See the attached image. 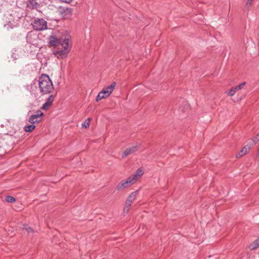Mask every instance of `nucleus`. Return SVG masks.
I'll return each instance as SVG.
<instances>
[{"label": "nucleus", "mask_w": 259, "mask_h": 259, "mask_svg": "<svg viewBox=\"0 0 259 259\" xmlns=\"http://www.w3.org/2000/svg\"><path fill=\"white\" fill-rule=\"evenodd\" d=\"M245 84V82H243L240 83L238 86L235 87V89L237 90V91L240 90L243 88V87L244 86Z\"/></svg>", "instance_id": "25"}, {"label": "nucleus", "mask_w": 259, "mask_h": 259, "mask_svg": "<svg viewBox=\"0 0 259 259\" xmlns=\"http://www.w3.org/2000/svg\"><path fill=\"white\" fill-rule=\"evenodd\" d=\"M131 206V204L129 203L128 202H126L125 201L124 206L123 207V214L124 215L128 213Z\"/></svg>", "instance_id": "18"}, {"label": "nucleus", "mask_w": 259, "mask_h": 259, "mask_svg": "<svg viewBox=\"0 0 259 259\" xmlns=\"http://www.w3.org/2000/svg\"><path fill=\"white\" fill-rule=\"evenodd\" d=\"M259 141V133L255 135L254 137L251 139V141L250 143L248 144L250 147L255 145L257 142Z\"/></svg>", "instance_id": "17"}, {"label": "nucleus", "mask_w": 259, "mask_h": 259, "mask_svg": "<svg viewBox=\"0 0 259 259\" xmlns=\"http://www.w3.org/2000/svg\"><path fill=\"white\" fill-rule=\"evenodd\" d=\"M33 28L36 31H41L47 28V22L42 18L35 19L32 23Z\"/></svg>", "instance_id": "4"}, {"label": "nucleus", "mask_w": 259, "mask_h": 259, "mask_svg": "<svg viewBox=\"0 0 259 259\" xmlns=\"http://www.w3.org/2000/svg\"><path fill=\"white\" fill-rule=\"evenodd\" d=\"M237 90L235 89V87L231 89L228 92V94L229 96L232 97L233 96L235 93L237 92Z\"/></svg>", "instance_id": "23"}, {"label": "nucleus", "mask_w": 259, "mask_h": 259, "mask_svg": "<svg viewBox=\"0 0 259 259\" xmlns=\"http://www.w3.org/2000/svg\"><path fill=\"white\" fill-rule=\"evenodd\" d=\"M135 183L131 177H128L126 180L121 181L116 187L117 190H121L124 188H128L134 184Z\"/></svg>", "instance_id": "5"}, {"label": "nucleus", "mask_w": 259, "mask_h": 259, "mask_svg": "<svg viewBox=\"0 0 259 259\" xmlns=\"http://www.w3.org/2000/svg\"><path fill=\"white\" fill-rule=\"evenodd\" d=\"M140 147V144L137 143L131 147L126 148L122 154V157H125L128 155L137 151Z\"/></svg>", "instance_id": "6"}, {"label": "nucleus", "mask_w": 259, "mask_h": 259, "mask_svg": "<svg viewBox=\"0 0 259 259\" xmlns=\"http://www.w3.org/2000/svg\"><path fill=\"white\" fill-rule=\"evenodd\" d=\"M35 125L31 124L24 126V129L26 132H31L35 128Z\"/></svg>", "instance_id": "19"}, {"label": "nucleus", "mask_w": 259, "mask_h": 259, "mask_svg": "<svg viewBox=\"0 0 259 259\" xmlns=\"http://www.w3.org/2000/svg\"><path fill=\"white\" fill-rule=\"evenodd\" d=\"M39 6V5L38 4V3H37L34 0H30V1H27V6L29 8L36 9Z\"/></svg>", "instance_id": "15"}, {"label": "nucleus", "mask_w": 259, "mask_h": 259, "mask_svg": "<svg viewBox=\"0 0 259 259\" xmlns=\"http://www.w3.org/2000/svg\"><path fill=\"white\" fill-rule=\"evenodd\" d=\"M5 200L9 203H13L16 201L15 198L11 196H7L5 198Z\"/></svg>", "instance_id": "20"}, {"label": "nucleus", "mask_w": 259, "mask_h": 259, "mask_svg": "<svg viewBox=\"0 0 259 259\" xmlns=\"http://www.w3.org/2000/svg\"><path fill=\"white\" fill-rule=\"evenodd\" d=\"M115 87V82H113L109 86L104 88L96 97V101L98 102L102 99L109 97L113 91Z\"/></svg>", "instance_id": "3"}, {"label": "nucleus", "mask_w": 259, "mask_h": 259, "mask_svg": "<svg viewBox=\"0 0 259 259\" xmlns=\"http://www.w3.org/2000/svg\"><path fill=\"white\" fill-rule=\"evenodd\" d=\"M144 169L140 167L137 170L135 174L131 176V177L134 180L135 183H136L137 181L144 174Z\"/></svg>", "instance_id": "12"}, {"label": "nucleus", "mask_w": 259, "mask_h": 259, "mask_svg": "<svg viewBox=\"0 0 259 259\" xmlns=\"http://www.w3.org/2000/svg\"><path fill=\"white\" fill-rule=\"evenodd\" d=\"M69 39L65 38L60 45L62 48L60 50L55 51L54 54L58 58L60 59L65 58L67 56L70 51L71 46L69 45Z\"/></svg>", "instance_id": "2"}, {"label": "nucleus", "mask_w": 259, "mask_h": 259, "mask_svg": "<svg viewBox=\"0 0 259 259\" xmlns=\"http://www.w3.org/2000/svg\"><path fill=\"white\" fill-rule=\"evenodd\" d=\"M27 41L33 46L38 45V36L33 33L29 32L26 36Z\"/></svg>", "instance_id": "8"}, {"label": "nucleus", "mask_w": 259, "mask_h": 259, "mask_svg": "<svg viewBox=\"0 0 259 259\" xmlns=\"http://www.w3.org/2000/svg\"><path fill=\"white\" fill-rule=\"evenodd\" d=\"M138 191H136L134 192H132L127 197V199L126 200V202H128L132 204L133 202L135 200L137 195L138 193Z\"/></svg>", "instance_id": "14"}, {"label": "nucleus", "mask_w": 259, "mask_h": 259, "mask_svg": "<svg viewBox=\"0 0 259 259\" xmlns=\"http://www.w3.org/2000/svg\"><path fill=\"white\" fill-rule=\"evenodd\" d=\"M91 119L88 118L87 120L84 121L82 124L81 126L83 127L89 128L90 126V122Z\"/></svg>", "instance_id": "21"}, {"label": "nucleus", "mask_w": 259, "mask_h": 259, "mask_svg": "<svg viewBox=\"0 0 259 259\" xmlns=\"http://www.w3.org/2000/svg\"><path fill=\"white\" fill-rule=\"evenodd\" d=\"M55 97L53 95H50L47 99L46 102L43 104L42 106V109L44 110H47L49 107L52 105Z\"/></svg>", "instance_id": "11"}, {"label": "nucleus", "mask_w": 259, "mask_h": 259, "mask_svg": "<svg viewBox=\"0 0 259 259\" xmlns=\"http://www.w3.org/2000/svg\"><path fill=\"white\" fill-rule=\"evenodd\" d=\"M253 243H259V237Z\"/></svg>", "instance_id": "27"}, {"label": "nucleus", "mask_w": 259, "mask_h": 259, "mask_svg": "<svg viewBox=\"0 0 259 259\" xmlns=\"http://www.w3.org/2000/svg\"><path fill=\"white\" fill-rule=\"evenodd\" d=\"M23 229L26 230L28 233H32L33 230V229L29 226H28L27 225H24Z\"/></svg>", "instance_id": "22"}, {"label": "nucleus", "mask_w": 259, "mask_h": 259, "mask_svg": "<svg viewBox=\"0 0 259 259\" xmlns=\"http://www.w3.org/2000/svg\"><path fill=\"white\" fill-rule=\"evenodd\" d=\"M198 18H199V19L201 20L203 18V16H201V15H200V16H198Z\"/></svg>", "instance_id": "28"}, {"label": "nucleus", "mask_w": 259, "mask_h": 259, "mask_svg": "<svg viewBox=\"0 0 259 259\" xmlns=\"http://www.w3.org/2000/svg\"><path fill=\"white\" fill-rule=\"evenodd\" d=\"M48 39L49 45L53 47H56L61 45L63 40V39H58L56 37L53 35L49 36Z\"/></svg>", "instance_id": "10"}, {"label": "nucleus", "mask_w": 259, "mask_h": 259, "mask_svg": "<svg viewBox=\"0 0 259 259\" xmlns=\"http://www.w3.org/2000/svg\"><path fill=\"white\" fill-rule=\"evenodd\" d=\"M43 115L44 113L41 111H37L35 114L30 116L28 121L32 124L39 122L41 120V117Z\"/></svg>", "instance_id": "7"}, {"label": "nucleus", "mask_w": 259, "mask_h": 259, "mask_svg": "<svg viewBox=\"0 0 259 259\" xmlns=\"http://www.w3.org/2000/svg\"><path fill=\"white\" fill-rule=\"evenodd\" d=\"M251 147L248 144L244 146L240 151L236 155V158H240L247 153L250 150Z\"/></svg>", "instance_id": "13"}, {"label": "nucleus", "mask_w": 259, "mask_h": 259, "mask_svg": "<svg viewBox=\"0 0 259 259\" xmlns=\"http://www.w3.org/2000/svg\"><path fill=\"white\" fill-rule=\"evenodd\" d=\"M38 86L40 92L42 94H50L54 89L53 83L49 76L45 74L39 78Z\"/></svg>", "instance_id": "1"}, {"label": "nucleus", "mask_w": 259, "mask_h": 259, "mask_svg": "<svg viewBox=\"0 0 259 259\" xmlns=\"http://www.w3.org/2000/svg\"><path fill=\"white\" fill-rule=\"evenodd\" d=\"M253 1L254 0H247L245 5V7L247 8H249V7H250L253 4Z\"/></svg>", "instance_id": "24"}, {"label": "nucleus", "mask_w": 259, "mask_h": 259, "mask_svg": "<svg viewBox=\"0 0 259 259\" xmlns=\"http://www.w3.org/2000/svg\"><path fill=\"white\" fill-rule=\"evenodd\" d=\"M259 247V244H251L249 246V248L250 249H253L255 248H256Z\"/></svg>", "instance_id": "26"}, {"label": "nucleus", "mask_w": 259, "mask_h": 259, "mask_svg": "<svg viewBox=\"0 0 259 259\" xmlns=\"http://www.w3.org/2000/svg\"><path fill=\"white\" fill-rule=\"evenodd\" d=\"M59 12L62 17L64 19L70 18L72 14V9L70 8H60Z\"/></svg>", "instance_id": "9"}, {"label": "nucleus", "mask_w": 259, "mask_h": 259, "mask_svg": "<svg viewBox=\"0 0 259 259\" xmlns=\"http://www.w3.org/2000/svg\"><path fill=\"white\" fill-rule=\"evenodd\" d=\"M12 122L10 119H5L4 122L1 124L2 127H6L7 130L11 127Z\"/></svg>", "instance_id": "16"}]
</instances>
